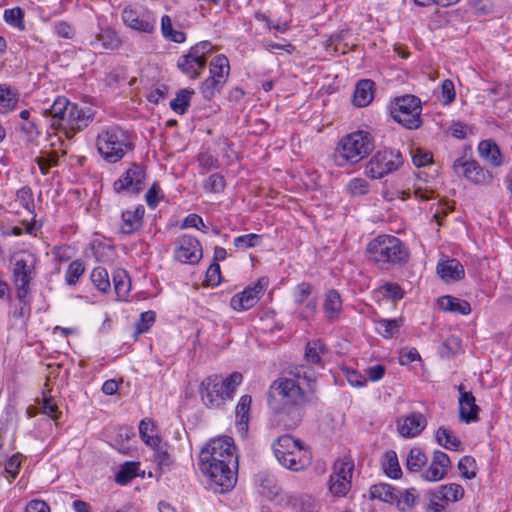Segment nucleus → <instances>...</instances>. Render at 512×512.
<instances>
[{
  "label": "nucleus",
  "mask_w": 512,
  "mask_h": 512,
  "mask_svg": "<svg viewBox=\"0 0 512 512\" xmlns=\"http://www.w3.org/2000/svg\"><path fill=\"white\" fill-rule=\"evenodd\" d=\"M199 466L215 492L223 493L232 489L237 481L238 468L232 438L224 436L210 440L199 453Z\"/></svg>",
  "instance_id": "f257e3e1"
},
{
  "label": "nucleus",
  "mask_w": 512,
  "mask_h": 512,
  "mask_svg": "<svg viewBox=\"0 0 512 512\" xmlns=\"http://www.w3.org/2000/svg\"><path fill=\"white\" fill-rule=\"evenodd\" d=\"M366 252L368 259L382 270H391L404 265L409 253L402 241L392 235H379L371 240Z\"/></svg>",
  "instance_id": "f03ea898"
},
{
  "label": "nucleus",
  "mask_w": 512,
  "mask_h": 512,
  "mask_svg": "<svg viewBox=\"0 0 512 512\" xmlns=\"http://www.w3.org/2000/svg\"><path fill=\"white\" fill-rule=\"evenodd\" d=\"M306 402V395L298 379L281 377L270 386L268 403L277 414H289Z\"/></svg>",
  "instance_id": "7ed1b4c3"
},
{
  "label": "nucleus",
  "mask_w": 512,
  "mask_h": 512,
  "mask_svg": "<svg viewBox=\"0 0 512 512\" xmlns=\"http://www.w3.org/2000/svg\"><path fill=\"white\" fill-rule=\"evenodd\" d=\"M243 376L233 372L226 378L211 375L205 378L199 388L203 404L210 409L220 408L226 400L231 399Z\"/></svg>",
  "instance_id": "20e7f679"
},
{
  "label": "nucleus",
  "mask_w": 512,
  "mask_h": 512,
  "mask_svg": "<svg viewBox=\"0 0 512 512\" xmlns=\"http://www.w3.org/2000/svg\"><path fill=\"white\" fill-rule=\"evenodd\" d=\"M374 148L372 136L365 131H356L343 137L334 152L335 164L343 167L362 160Z\"/></svg>",
  "instance_id": "39448f33"
},
{
  "label": "nucleus",
  "mask_w": 512,
  "mask_h": 512,
  "mask_svg": "<svg viewBox=\"0 0 512 512\" xmlns=\"http://www.w3.org/2000/svg\"><path fill=\"white\" fill-rule=\"evenodd\" d=\"M96 148L105 161L116 163L132 149V144L127 132L114 125L104 127L98 133Z\"/></svg>",
  "instance_id": "423d86ee"
},
{
  "label": "nucleus",
  "mask_w": 512,
  "mask_h": 512,
  "mask_svg": "<svg viewBox=\"0 0 512 512\" xmlns=\"http://www.w3.org/2000/svg\"><path fill=\"white\" fill-rule=\"evenodd\" d=\"M273 451L278 462L293 471L303 470L311 461L310 453L301 441L290 435L280 436L273 444Z\"/></svg>",
  "instance_id": "0eeeda50"
},
{
  "label": "nucleus",
  "mask_w": 512,
  "mask_h": 512,
  "mask_svg": "<svg viewBox=\"0 0 512 512\" xmlns=\"http://www.w3.org/2000/svg\"><path fill=\"white\" fill-rule=\"evenodd\" d=\"M13 282L17 299L28 297L30 285L35 277L36 257L28 251H19L13 256Z\"/></svg>",
  "instance_id": "6e6552de"
},
{
  "label": "nucleus",
  "mask_w": 512,
  "mask_h": 512,
  "mask_svg": "<svg viewBox=\"0 0 512 512\" xmlns=\"http://www.w3.org/2000/svg\"><path fill=\"white\" fill-rule=\"evenodd\" d=\"M390 113L396 122L408 129H416L421 125V103L414 95L396 98Z\"/></svg>",
  "instance_id": "1a4fd4ad"
},
{
  "label": "nucleus",
  "mask_w": 512,
  "mask_h": 512,
  "mask_svg": "<svg viewBox=\"0 0 512 512\" xmlns=\"http://www.w3.org/2000/svg\"><path fill=\"white\" fill-rule=\"evenodd\" d=\"M403 163L399 151L385 149L372 156L365 167V174L372 179H380L397 170Z\"/></svg>",
  "instance_id": "9d476101"
},
{
  "label": "nucleus",
  "mask_w": 512,
  "mask_h": 512,
  "mask_svg": "<svg viewBox=\"0 0 512 512\" xmlns=\"http://www.w3.org/2000/svg\"><path fill=\"white\" fill-rule=\"evenodd\" d=\"M75 103L66 97H57L47 113L51 116V127L63 131L67 138H72Z\"/></svg>",
  "instance_id": "9b49d317"
},
{
  "label": "nucleus",
  "mask_w": 512,
  "mask_h": 512,
  "mask_svg": "<svg viewBox=\"0 0 512 512\" xmlns=\"http://www.w3.org/2000/svg\"><path fill=\"white\" fill-rule=\"evenodd\" d=\"M354 462L348 457L334 463L333 473L329 480V490L334 496H345L351 488Z\"/></svg>",
  "instance_id": "f8f14e48"
},
{
  "label": "nucleus",
  "mask_w": 512,
  "mask_h": 512,
  "mask_svg": "<svg viewBox=\"0 0 512 512\" xmlns=\"http://www.w3.org/2000/svg\"><path fill=\"white\" fill-rule=\"evenodd\" d=\"M174 256L181 263L197 264L203 256L201 243L191 235H181L175 241Z\"/></svg>",
  "instance_id": "ddd939ff"
},
{
  "label": "nucleus",
  "mask_w": 512,
  "mask_h": 512,
  "mask_svg": "<svg viewBox=\"0 0 512 512\" xmlns=\"http://www.w3.org/2000/svg\"><path fill=\"white\" fill-rule=\"evenodd\" d=\"M145 169L136 163H132L129 168L117 179L113 188L117 193L127 191L139 193L145 185Z\"/></svg>",
  "instance_id": "4468645a"
},
{
  "label": "nucleus",
  "mask_w": 512,
  "mask_h": 512,
  "mask_svg": "<svg viewBox=\"0 0 512 512\" xmlns=\"http://www.w3.org/2000/svg\"><path fill=\"white\" fill-rule=\"evenodd\" d=\"M453 169L475 184H486L492 179L489 171L484 170L476 161L458 158L453 162Z\"/></svg>",
  "instance_id": "2eb2a0df"
},
{
  "label": "nucleus",
  "mask_w": 512,
  "mask_h": 512,
  "mask_svg": "<svg viewBox=\"0 0 512 512\" xmlns=\"http://www.w3.org/2000/svg\"><path fill=\"white\" fill-rule=\"evenodd\" d=\"M427 426L426 417L420 412H411L396 419V428L403 438H414Z\"/></svg>",
  "instance_id": "dca6fc26"
},
{
  "label": "nucleus",
  "mask_w": 512,
  "mask_h": 512,
  "mask_svg": "<svg viewBox=\"0 0 512 512\" xmlns=\"http://www.w3.org/2000/svg\"><path fill=\"white\" fill-rule=\"evenodd\" d=\"M122 20L124 24L138 32L150 34L155 29V19L146 12H139L131 7H126L122 11Z\"/></svg>",
  "instance_id": "f3484780"
},
{
  "label": "nucleus",
  "mask_w": 512,
  "mask_h": 512,
  "mask_svg": "<svg viewBox=\"0 0 512 512\" xmlns=\"http://www.w3.org/2000/svg\"><path fill=\"white\" fill-rule=\"evenodd\" d=\"M266 281L258 280L253 287H248L231 298L230 305L236 311H245L252 308L265 290Z\"/></svg>",
  "instance_id": "a211bd4d"
},
{
  "label": "nucleus",
  "mask_w": 512,
  "mask_h": 512,
  "mask_svg": "<svg viewBox=\"0 0 512 512\" xmlns=\"http://www.w3.org/2000/svg\"><path fill=\"white\" fill-rule=\"evenodd\" d=\"M451 461L448 455L442 451H435L428 468L422 473L423 479L436 482L445 477Z\"/></svg>",
  "instance_id": "6ab92c4d"
},
{
  "label": "nucleus",
  "mask_w": 512,
  "mask_h": 512,
  "mask_svg": "<svg viewBox=\"0 0 512 512\" xmlns=\"http://www.w3.org/2000/svg\"><path fill=\"white\" fill-rule=\"evenodd\" d=\"M279 506L291 508L296 512H314L317 505L315 499L309 494L285 493L279 500Z\"/></svg>",
  "instance_id": "aec40b11"
},
{
  "label": "nucleus",
  "mask_w": 512,
  "mask_h": 512,
  "mask_svg": "<svg viewBox=\"0 0 512 512\" xmlns=\"http://www.w3.org/2000/svg\"><path fill=\"white\" fill-rule=\"evenodd\" d=\"M459 416L465 423H471L478 421L479 407L476 405V399L471 392L463 390V385L459 388Z\"/></svg>",
  "instance_id": "412c9836"
},
{
  "label": "nucleus",
  "mask_w": 512,
  "mask_h": 512,
  "mask_svg": "<svg viewBox=\"0 0 512 512\" xmlns=\"http://www.w3.org/2000/svg\"><path fill=\"white\" fill-rule=\"evenodd\" d=\"M206 64L198 57H194L190 51L187 54L182 55L177 61L178 69L190 79H197Z\"/></svg>",
  "instance_id": "4be33fe9"
},
{
  "label": "nucleus",
  "mask_w": 512,
  "mask_h": 512,
  "mask_svg": "<svg viewBox=\"0 0 512 512\" xmlns=\"http://www.w3.org/2000/svg\"><path fill=\"white\" fill-rule=\"evenodd\" d=\"M257 481L260 493L276 505H279V500L285 493L281 492L274 476L268 473H260L257 476Z\"/></svg>",
  "instance_id": "5701e85b"
},
{
  "label": "nucleus",
  "mask_w": 512,
  "mask_h": 512,
  "mask_svg": "<svg viewBox=\"0 0 512 512\" xmlns=\"http://www.w3.org/2000/svg\"><path fill=\"white\" fill-rule=\"evenodd\" d=\"M144 212L145 209L141 205H138L134 209H128L122 212V224L120 226L121 232L124 234H131L138 230L143 224Z\"/></svg>",
  "instance_id": "b1692460"
},
{
  "label": "nucleus",
  "mask_w": 512,
  "mask_h": 512,
  "mask_svg": "<svg viewBox=\"0 0 512 512\" xmlns=\"http://www.w3.org/2000/svg\"><path fill=\"white\" fill-rule=\"evenodd\" d=\"M437 273L446 282L460 280L464 277V268L456 259H449L437 265Z\"/></svg>",
  "instance_id": "393cba45"
},
{
  "label": "nucleus",
  "mask_w": 512,
  "mask_h": 512,
  "mask_svg": "<svg viewBox=\"0 0 512 512\" xmlns=\"http://www.w3.org/2000/svg\"><path fill=\"white\" fill-rule=\"evenodd\" d=\"M22 464V455L16 453L11 457L0 460V481L5 479L8 484L17 477Z\"/></svg>",
  "instance_id": "a878e982"
},
{
  "label": "nucleus",
  "mask_w": 512,
  "mask_h": 512,
  "mask_svg": "<svg viewBox=\"0 0 512 512\" xmlns=\"http://www.w3.org/2000/svg\"><path fill=\"white\" fill-rule=\"evenodd\" d=\"M95 111L89 106H82L75 103L74 106V117H73V128L72 137L79 131L88 127L93 121Z\"/></svg>",
  "instance_id": "bb28decb"
},
{
  "label": "nucleus",
  "mask_w": 512,
  "mask_h": 512,
  "mask_svg": "<svg viewBox=\"0 0 512 512\" xmlns=\"http://www.w3.org/2000/svg\"><path fill=\"white\" fill-rule=\"evenodd\" d=\"M438 306L445 312L457 313L461 315H468L471 312L469 302L453 296H442L438 299Z\"/></svg>",
  "instance_id": "cd10ccee"
},
{
  "label": "nucleus",
  "mask_w": 512,
  "mask_h": 512,
  "mask_svg": "<svg viewBox=\"0 0 512 512\" xmlns=\"http://www.w3.org/2000/svg\"><path fill=\"white\" fill-rule=\"evenodd\" d=\"M373 81L369 79L360 80L355 88L353 102L358 107L367 106L373 99Z\"/></svg>",
  "instance_id": "c85d7f7f"
},
{
  "label": "nucleus",
  "mask_w": 512,
  "mask_h": 512,
  "mask_svg": "<svg viewBox=\"0 0 512 512\" xmlns=\"http://www.w3.org/2000/svg\"><path fill=\"white\" fill-rule=\"evenodd\" d=\"M433 495L435 499H440L445 502H456L463 498L464 489L460 484L450 483L439 486Z\"/></svg>",
  "instance_id": "c756f323"
},
{
  "label": "nucleus",
  "mask_w": 512,
  "mask_h": 512,
  "mask_svg": "<svg viewBox=\"0 0 512 512\" xmlns=\"http://www.w3.org/2000/svg\"><path fill=\"white\" fill-rule=\"evenodd\" d=\"M323 308L328 320L334 321L338 317L342 309V300L336 290L331 289L326 293Z\"/></svg>",
  "instance_id": "7c9ffc66"
},
{
  "label": "nucleus",
  "mask_w": 512,
  "mask_h": 512,
  "mask_svg": "<svg viewBox=\"0 0 512 512\" xmlns=\"http://www.w3.org/2000/svg\"><path fill=\"white\" fill-rule=\"evenodd\" d=\"M19 101L18 91L7 85L0 84V112L7 113L13 110Z\"/></svg>",
  "instance_id": "2f4dec72"
},
{
  "label": "nucleus",
  "mask_w": 512,
  "mask_h": 512,
  "mask_svg": "<svg viewBox=\"0 0 512 512\" xmlns=\"http://www.w3.org/2000/svg\"><path fill=\"white\" fill-rule=\"evenodd\" d=\"M478 152L480 156L493 166L501 164V154L498 146L491 140H484L479 143Z\"/></svg>",
  "instance_id": "473e14b6"
},
{
  "label": "nucleus",
  "mask_w": 512,
  "mask_h": 512,
  "mask_svg": "<svg viewBox=\"0 0 512 512\" xmlns=\"http://www.w3.org/2000/svg\"><path fill=\"white\" fill-rule=\"evenodd\" d=\"M113 283L115 293L119 299H125L131 288L130 278L123 269H118L113 273Z\"/></svg>",
  "instance_id": "72a5a7b5"
},
{
  "label": "nucleus",
  "mask_w": 512,
  "mask_h": 512,
  "mask_svg": "<svg viewBox=\"0 0 512 512\" xmlns=\"http://www.w3.org/2000/svg\"><path fill=\"white\" fill-rule=\"evenodd\" d=\"M161 33L163 37L174 43H183L186 40V35L181 30L173 28L172 20L168 15L161 18Z\"/></svg>",
  "instance_id": "f704fd0d"
},
{
  "label": "nucleus",
  "mask_w": 512,
  "mask_h": 512,
  "mask_svg": "<svg viewBox=\"0 0 512 512\" xmlns=\"http://www.w3.org/2000/svg\"><path fill=\"white\" fill-rule=\"evenodd\" d=\"M139 434L145 444L150 447H156L160 443V438L155 434V425L150 419H144L139 423Z\"/></svg>",
  "instance_id": "c9c22d12"
},
{
  "label": "nucleus",
  "mask_w": 512,
  "mask_h": 512,
  "mask_svg": "<svg viewBox=\"0 0 512 512\" xmlns=\"http://www.w3.org/2000/svg\"><path fill=\"white\" fill-rule=\"evenodd\" d=\"M436 441L437 443L444 447L445 449L449 450H458L461 442L460 440L454 435V433L446 427H439L436 432Z\"/></svg>",
  "instance_id": "e433bc0d"
},
{
  "label": "nucleus",
  "mask_w": 512,
  "mask_h": 512,
  "mask_svg": "<svg viewBox=\"0 0 512 512\" xmlns=\"http://www.w3.org/2000/svg\"><path fill=\"white\" fill-rule=\"evenodd\" d=\"M418 498L419 495L417 491L414 488H409L401 491L398 495H396L394 502H396L397 508L400 511L405 512L414 508Z\"/></svg>",
  "instance_id": "4c0bfd02"
},
{
  "label": "nucleus",
  "mask_w": 512,
  "mask_h": 512,
  "mask_svg": "<svg viewBox=\"0 0 512 512\" xmlns=\"http://www.w3.org/2000/svg\"><path fill=\"white\" fill-rule=\"evenodd\" d=\"M370 497L387 503H394L396 494L394 488L386 483L372 485L370 488Z\"/></svg>",
  "instance_id": "58836bf2"
},
{
  "label": "nucleus",
  "mask_w": 512,
  "mask_h": 512,
  "mask_svg": "<svg viewBox=\"0 0 512 512\" xmlns=\"http://www.w3.org/2000/svg\"><path fill=\"white\" fill-rule=\"evenodd\" d=\"M229 61L224 55L215 56L210 63V75L226 82L229 75Z\"/></svg>",
  "instance_id": "ea45409f"
},
{
  "label": "nucleus",
  "mask_w": 512,
  "mask_h": 512,
  "mask_svg": "<svg viewBox=\"0 0 512 512\" xmlns=\"http://www.w3.org/2000/svg\"><path fill=\"white\" fill-rule=\"evenodd\" d=\"M326 352V347L321 340H312L305 348V359L313 364H320L321 357Z\"/></svg>",
  "instance_id": "a19ab883"
},
{
  "label": "nucleus",
  "mask_w": 512,
  "mask_h": 512,
  "mask_svg": "<svg viewBox=\"0 0 512 512\" xmlns=\"http://www.w3.org/2000/svg\"><path fill=\"white\" fill-rule=\"evenodd\" d=\"M383 469L386 475L390 478L397 479L401 476L402 471L396 452L388 451L384 454Z\"/></svg>",
  "instance_id": "79ce46f5"
},
{
  "label": "nucleus",
  "mask_w": 512,
  "mask_h": 512,
  "mask_svg": "<svg viewBox=\"0 0 512 512\" xmlns=\"http://www.w3.org/2000/svg\"><path fill=\"white\" fill-rule=\"evenodd\" d=\"M427 458L423 451L418 448H412L406 457V467L411 472L420 471L426 464Z\"/></svg>",
  "instance_id": "37998d69"
},
{
  "label": "nucleus",
  "mask_w": 512,
  "mask_h": 512,
  "mask_svg": "<svg viewBox=\"0 0 512 512\" xmlns=\"http://www.w3.org/2000/svg\"><path fill=\"white\" fill-rule=\"evenodd\" d=\"M194 94V90L192 89H182L180 90L176 97L170 102L171 109L178 113L183 114L187 110L191 97Z\"/></svg>",
  "instance_id": "c03bdc74"
},
{
  "label": "nucleus",
  "mask_w": 512,
  "mask_h": 512,
  "mask_svg": "<svg viewBox=\"0 0 512 512\" xmlns=\"http://www.w3.org/2000/svg\"><path fill=\"white\" fill-rule=\"evenodd\" d=\"M251 401V396L243 395L236 406V417L242 430H246L248 425Z\"/></svg>",
  "instance_id": "a18cd8bd"
},
{
  "label": "nucleus",
  "mask_w": 512,
  "mask_h": 512,
  "mask_svg": "<svg viewBox=\"0 0 512 512\" xmlns=\"http://www.w3.org/2000/svg\"><path fill=\"white\" fill-rule=\"evenodd\" d=\"M90 279L93 285L101 292L106 293L110 289L108 272L103 267H96L92 270Z\"/></svg>",
  "instance_id": "49530a36"
},
{
  "label": "nucleus",
  "mask_w": 512,
  "mask_h": 512,
  "mask_svg": "<svg viewBox=\"0 0 512 512\" xmlns=\"http://www.w3.org/2000/svg\"><path fill=\"white\" fill-rule=\"evenodd\" d=\"M85 266L84 263L77 259L72 261L65 273V281L68 285H75L79 278L84 274Z\"/></svg>",
  "instance_id": "de8ad7c7"
},
{
  "label": "nucleus",
  "mask_w": 512,
  "mask_h": 512,
  "mask_svg": "<svg viewBox=\"0 0 512 512\" xmlns=\"http://www.w3.org/2000/svg\"><path fill=\"white\" fill-rule=\"evenodd\" d=\"M138 463L126 462L124 463L119 472L116 474L115 480L118 484H127L132 478L137 475Z\"/></svg>",
  "instance_id": "09e8293b"
},
{
  "label": "nucleus",
  "mask_w": 512,
  "mask_h": 512,
  "mask_svg": "<svg viewBox=\"0 0 512 512\" xmlns=\"http://www.w3.org/2000/svg\"><path fill=\"white\" fill-rule=\"evenodd\" d=\"M401 326L398 319H382L377 322V331L385 338H391Z\"/></svg>",
  "instance_id": "8fccbe9b"
},
{
  "label": "nucleus",
  "mask_w": 512,
  "mask_h": 512,
  "mask_svg": "<svg viewBox=\"0 0 512 512\" xmlns=\"http://www.w3.org/2000/svg\"><path fill=\"white\" fill-rule=\"evenodd\" d=\"M313 287L310 283L302 282L298 284L293 291L294 303L297 306H302L306 301L312 297Z\"/></svg>",
  "instance_id": "3c124183"
},
{
  "label": "nucleus",
  "mask_w": 512,
  "mask_h": 512,
  "mask_svg": "<svg viewBox=\"0 0 512 512\" xmlns=\"http://www.w3.org/2000/svg\"><path fill=\"white\" fill-rule=\"evenodd\" d=\"M224 84L225 82L221 78L210 75V77L202 83L200 90L203 96L209 99L215 94L216 91H219Z\"/></svg>",
  "instance_id": "603ef678"
},
{
  "label": "nucleus",
  "mask_w": 512,
  "mask_h": 512,
  "mask_svg": "<svg viewBox=\"0 0 512 512\" xmlns=\"http://www.w3.org/2000/svg\"><path fill=\"white\" fill-rule=\"evenodd\" d=\"M16 200L28 212H30V213L33 212V210H34V198H33V192H32L30 187L24 186V187L20 188L16 192Z\"/></svg>",
  "instance_id": "864d4df0"
},
{
  "label": "nucleus",
  "mask_w": 512,
  "mask_h": 512,
  "mask_svg": "<svg viewBox=\"0 0 512 512\" xmlns=\"http://www.w3.org/2000/svg\"><path fill=\"white\" fill-rule=\"evenodd\" d=\"M380 294L387 299L397 301L403 298L404 291L397 283L387 282L379 288Z\"/></svg>",
  "instance_id": "5fc2aeb1"
},
{
  "label": "nucleus",
  "mask_w": 512,
  "mask_h": 512,
  "mask_svg": "<svg viewBox=\"0 0 512 512\" xmlns=\"http://www.w3.org/2000/svg\"><path fill=\"white\" fill-rule=\"evenodd\" d=\"M261 236L255 233L238 236L234 239V246L238 249L246 250L259 245Z\"/></svg>",
  "instance_id": "6e6d98bb"
},
{
  "label": "nucleus",
  "mask_w": 512,
  "mask_h": 512,
  "mask_svg": "<svg viewBox=\"0 0 512 512\" xmlns=\"http://www.w3.org/2000/svg\"><path fill=\"white\" fill-rule=\"evenodd\" d=\"M39 409L41 413L48 415L53 420H57L61 415L55 400L50 396L43 397L42 401L39 403Z\"/></svg>",
  "instance_id": "4d7b16f0"
},
{
  "label": "nucleus",
  "mask_w": 512,
  "mask_h": 512,
  "mask_svg": "<svg viewBox=\"0 0 512 512\" xmlns=\"http://www.w3.org/2000/svg\"><path fill=\"white\" fill-rule=\"evenodd\" d=\"M475 468L476 461L470 456H464L458 462V469L466 479H472L476 476Z\"/></svg>",
  "instance_id": "13d9d810"
},
{
  "label": "nucleus",
  "mask_w": 512,
  "mask_h": 512,
  "mask_svg": "<svg viewBox=\"0 0 512 512\" xmlns=\"http://www.w3.org/2000/svg\"><path fill=\"white\" fill-rule=\"evenodd\" d=\"M189 51L194 57H198L199 60L206 63L207 57L213 52V46L209 41H201L192 46Z\"/></svg>",
  "instance_id": "bf43d9fd"
},
{
  "label": "nucleus",
  "mask_w": 512,
  "mask_h": 512,
  "mask_svg": "<svg viewBox=\"0 0 512 512\" xmlns=\"http://www.w3.org/2000/svg\"><path fill=\"white\" fill-rule=\"evenodd\" d=\"M368 182L363 178H353L347 184V190L352 196H361L368 192Z\"/></svg>",
  "instance_id": "052dcab7"
},
{
  "label": "nucleus",
  "mask_w": 512,
  "mask_h": 512,
  "mask_svg": "<svg viewBox=\"0 0 512 512\" xmlns=\"http://www.w3.org/2000/svg\"><path fill=\"white\" fill-rule=\"evenodd\" d=\"M204 187L210 192L220 193L225 188L224 177L218 173L212 174L206 180Z\"/></svg>",
  "instance_id": "680f3d73"
},
{
  "label": "nucleus",
  "mask_w": 512,
  "mask_h": 512,
  "mask_svg": "<svg viewBox=\"0 0 512 512\" xmlns=\"http://www.w3.org/2000/svg\"><path fill=\"white\" fill-rule=\"evenodd\" d=\"M317 309V300L316 298H311L306 301L302 306L296 307V313L300 318L304 320H308L312 318Z\"/></svg>",
  "instance_id": "e2e57ef3"
},
{
  "label": "nucleus",
  "mask_w": 512,
  "mask_h": 512,
  "mask_svg": "<svg viewBox=\"0 0 512 512\" xmlns=\"http://www.w3.org/2000/svg\"><path fill=\"white\" fill-rule=\"evenodd\" d=\"M155 321V313L153 311H146L141 313L140 320L136 325V334L140 335L149 330Z\"/></svg>",
  "instance_id": "0e129e2a"
},
{
  "label": "nucleus",
  "mask_w": 512,
  "mask_h": 512,
  "mask_svg": "<svg viewBox=\"0 0 512 512\" xmlns=\"http://www.w3.org/2000/svg\"><path fill=\"white\" fill-rule=\"evenodd\" d=\"M36 162L42 174H47L52 166H56L58 163V157L54 154H43L36 158Z\"/></svg>",
  "instance_id": "69168bd1"
},
{
  "label": "nucleus",
  "mask_w": 512,
  "mask_h": 512,
  "mask_svg": "<svg viewBox=\"0 0 512 512\" xmlns=\"http://www.w3.org/2000/svg\"><path fill=\"white\" fill-rule=\"evenodd\" d=\"M155 448L156 449L154 451V457H155V460H156L158 466L161 469L169 468L173 463L172 457L169 454V452L166 449H164L163 447H159V445L156 446Z\"/></svg>",
  "instance_id": "338daca9"
},
{
  "label": "nucleus",
  "mask_w": 512,
  "mask_h": 512,
  "mask_svg": "<svg viewBox=\"0 0 512 512\" xmlns=\"http://www.w3.org/2000/svg\"><path fill=\"white\" fill-rule=\"evenodd\" d=\"M23 12L20 8L6 9L4 12L5 21L15 27H20L22 24Z\"/></svg>",
  "instance_id": "774afa93"
}]
</instances>
